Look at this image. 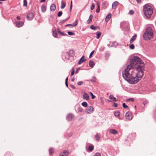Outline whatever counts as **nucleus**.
<instances>
[{"mask_svg": "<svg viewBox=\"0 0 156 156\" xmlns=\"http://www.w3.org/2000/svg\"><path fill=\"white\" fill-rule=\"evenodd\" d=\"M72 87H73V89H75V87H74V86L72 85Z\"/></svg>", "mask_w": 156, "mask_h": 156, "instance_id": "60", "label": "nucleus"}, {"mask_svg": "<svg viewBox=\"0 0 156 156\" xmlns=\"http://www.w3.org/2000/svg\"><path fill=\"white\" fill-rule=\"evenodd\" d=\"M109 132L113 134H115L118 133L117 131L114 129H112L109 130Z\"/></svg>", "mask_w": 156, "mask_h": 156, "instance_id": "16", "label": "nucleus"}, {"mask_svg": "<svg viewBox=\"0 0 156 156\" xmlns=\"http://www.w3.org/2000/svg\"><path fill=\"white\" fill-rule=\"evenodd\" d=\"M111 17V14L109 13L106 16L105 21L106 22H108L110 20Z\"/></svg>", "mask_w": 156, "mask_h": 156, "instance_id": "13", "label": "nucleus"}, {"mask_svg": "<svg viewBox=\"0 0 156 156\" xmlns=\"http://www.w3.org/2000/svg\"><path fill=\"white\" fill-rule=\"evenodd\" d=\"M72 26V24H67L66 25L65 27H67V26Z\"/></svg>", "mask_w": 156, "mask_h": 156, "instance_id": "53", "label": "nucleus"}, {"mask_svg": "<svg viewBox=\"0 0 156 156\" xmlns=\"http://www.w3.org/2000/svg\"><path fill=\"white\" fill-rule=\"evenodd\" d=\"M113 106L115 107H116L118 106V104L115 103H114L113 104Z\"/></svg>", "mask_w": 156, "mask_h": 156, "instance_id": "47", "label": "nucleus"}, {"mask_svg": "<svg viewBox=\"0 0 156 156\" xmlns=\"http://www.w3.org/2000/svg\"><path fill=\"white\" fill-rule=\"evenodd\" d=\"M27 2L26 0H23V6H24L27 7Z\"/></svg>", "mask_w": 156, "mask_h": 156, "instance_id": "31", "label": "nucleus"}, {"mask_svg": "<svg viewBox=\"0 0 156 156\" xmlns=\"http://www.w3.org/2000/svg\"><path fill=\"white\" fill-rule=\"evenodd\" d=\"M69 153L68 151L63 150L60 153L59 156H67L68 155Z\"/></svg>", "mask_w": 156, "mask_h": 156, "instance_id": "7", "label": "nucleus"}, {"mask_svg": "<svg viewBox=\"0 0 156 156\" xmlns=\"http://www.w3.org/2000/svg\"><path fill=\"white\" fill-rule=\"evenodd\" d=\"M93 18V16L91 15L90 16L88 20L87 21V24H90L92 22Z\"/></svg>", "mask_w": 156, "mask_h": 156, "instance_id": "15", "label": "nucleus"}, {"mask_svg": "<svg viewBox=\"0 0 156 156\" xmlns=\"http://www.w3.org/2000/svg\"><path fill=\"white\" fill-rule=\"evenodd\" d=\"M94 156H101V154L99 153H96Z\"/></svg>", "mask_w": 156, "mask_h": 156, "instance_id": "38", "label": "nucleus"}, {"mask_svg": "<svg viewBox=\"0 0 156 156\" xmlns=\"http://www.w3.org/2000/svg\"><path fill=\"white\" fill-rule=\"evenodd\" d=\"M83 84V82L82 81H79L77 83L78 85L80 86Z\"/></svg>", "mask_w": 156, "mask_h": 156, "instance_id": "39", "label": "nucleus"}, {"mask_svg": "<svg viewBox=\"0 0 156 156\" xmlns=\"http://www.w3.org/2000/svg\"><path fill=\"white\" fill-rule=\"evenodd\" d=\"M94 108L91 106L88 107L85 110L86 112L88 114H90L92 113L94 111Z\"/></svg>", "mask_w": 156, "mask_h": 156, "instance_id": "5", "label": "nucleus"}, {"mask_svg": "<svg viewBox=\"0 0 156 156\" xmlns=\"http://www.w3.org/2000/svg\"><path fill=\"white\" fill-rule=\"evenodd\" d=\"M83 98L87 100H88L89 99V97L88 94L86 93H84L83 95Z\"/></svg>", "mask_w": 156, "mask_h": 156, "instance_id": "10", "label": "nucleus"}, {"mask_svg": "<svg viewBox=\"0 0 156 156\" xmlns=\"http://www.w3.org/2000/svg\"><path fill=\"white\" fill-rule=\"evenodd\" d=\"M66 6V4L63 1H62L61 2V8L62 9H64Z\"/></svg>", "mask_w": 156, "mask_h": 156, "instance_id": "24", "label": "nucleus"}, {"mask_svg": "<svg viewBox=\"0 0 156 156\" xmlns=\"http://www.w3.org/2000/svg\"><path fill=\"white\" fill-rule=\"evenodd\" d=\"M119 2L117 1L115 2L112 4V8L113 9H115L116 6L118 4Z\"/></svg>", "mask_w": 156, "mask_h": 156, "instance_id": "19", "label": "nucleus"}, {"mask_svg": "<svg viewBox=\"0 0 156 156\" xmlns=\"http://www.w3.org/2000/svg\"><path fill=\"white\" fill-rule=\"evenodd\" d=\"M78 110L79 112H82L83 111V109L81 108H79L78 109Z\"/></svg>", "mask_w": 156, "mask_h": 156, "instance_id": "50", "label": "nucleus"}, {"mask_svg": "<svg viewBox=\"0 0 156 156\" xmlns=\"http://www.w3.org/2000/svg\"><path fill=\"white\" fill-rule=\"evenodd\" d=\"M16 25L17 27H22L24 24V23L22 21H18L16 22Z\"/></svg>", "mask_w": 156, "mask_h": 156, "instance_id": "9", "label": "nucleus"}, {"mask_svg": "<svg viewBox=\"0 0 156 156\" xmlns=\"http://www.w3.org/2000/svg\"><path fill=\"white\" fill-rule=\"evenodd\" d=\"M17 20H20L21 19V18L20 16H17Z\"/></svg>", "mask_w": 156, "mask_h": 156, "instance_id": "56", "label": "nucleus"}, {"mask_svg": "<svg viewBox=\"0 0 156 156\" xmlns=\"http://www.w3.org/2000/svg\"><path fill=\"white\" fill-rule=\"evenodd\" d=\"M90 95H91V96H92L91 98L92 99H94L95 98V96L93 95V94L92 93V92H90Z\"/></svg>", "mask_w": 156, "mask_h": 156, "instance_id": "32", "label": "nucleus"}, {"mask_svg": "<svg viewBox=\"0 0 156 156\" xmlns=\"http://www.w3.org/2000/svg\"><path fill=\"white\" fill-rule=\"evenodd\" d=\"M90 28L94 30H95L96 29V27L94 26L93 25H92L90 27Z\"/></svg>", "mask_w": 156, "mask_h": 156, "instance_id": "33", "label": "nucleus"}, {"mask_svg": "<svg viewBox=\"0 0 156 156\" xmlns=\"http://www.w3.org/2000/svg\"><path fill=\"white\" fill-rule=\"evenodd\" d=\"M75 80V78H72V79H71V81H72V82H73V81H74Z\"/></svg>", "mask_w": 156, "mask_h": 156, "instance_id": "57", "label": "nucleus"}, {"mask_svg": "<svg viewBox=\"0 0 156 156\" xmlns=\"http://www.w3.org/2000/svg\"><path fill=\"white\" fill-rule=\"evenodd\" d=\"M41 10L42 12H44L46 9V7L44 5H42L41 6Z\"/></svg>", "mask_w": 156, "mask_h": 156, "instance_id": "21", "label": "nucleus"}, {"mask_svg": "<svg viewBox=\"0 0 156 156\" xmlns=\"http://www.w3.org/2000/svg\"><path fill=\"white\" fill-rule=\"evenodd\" d=\"M153 32L152 28L150 27L147 28L145 33L143 34V37L145 40L150 39L153 37Z\"/></svg>", "mask_w": 156, "mask_h": 156, "instance_id": "3", "label": "nucleus"}, {"mask_svg": "<svg viewBox=\"0 0 156 156\" xmlns=\"http://www.w3.org/2000/svg\"><path fill=\"white\" fill-rule=\"evenodd\" d=\"M62 14V11H60L59 12L58 14V17L61 16Z\"/></svg>", "mask_w": 156, "mask_h": 156, "instance_id": "36", "label": "nucleus"}, {"mask_svg": "<svg viewBox=\"0 0 156 156\" xmlns=\"http://www.w3.org/2000/svg\"><path fill=\"white\" fill-rule=\"evenodd\" d=\"M100 11V7L99 5H98V8L96 10L97 12H99Z\"/></svg>", "mask_w": 156, "mask_h": 156, "instance_id": "40", "label": "nucleus"}, {"mask_svg": "<svg viewBox=\"0 0 156 156\" xmlns=\"http://www.w3.org/2000/svg\"><path fill=\"white\" fill-rule=\"evenodd\" d=\"M134 46L133 44H131L129 46L130 49H134Z\"/></svg>", "mask_w": 156, "mask_h": 156, "instance_id": "42", "label": "nucleus"}, {"mask_svg": "<svg viewBox=\"0 0 156 156\" xmlns=\"http://www.w3.org/2000/svg\"><path fill=\"white\" fill-rule=\"evenodd\" d=\"M6 0H0V1H6Z\"/></svg>", "mask_w": 156, "mask_h": 156, "instance_id": "61", "label": "nucleus"}, {"mask_svg": "<svg viewBox=\"0 0 156 156\" xmlns=\"http://www.w3.org/2000/svg\"><path fill=\"white\" fill-rule=\"evenodd\" d=\"M129 65L122 71V76L129 83H136L144 75V64L139 57L134 56L129 59Z\"/></svg>", "mask_w": 156, "mask_h": 156, "instance_id": "1", "label": "nucleus"}, {"mask_svg": "<svg viewBox=\"0 0 156 156\" xmlns=\"http://www.w3.org/2000/svg\"><path fill=\"white\" fill-rule=\"evenodd\" d=\"M74 73H75V70H74V69H73L72 72H71V76H73L74 74Z\"/></svg>", "mask_w": 156, "mask_h": 156, "instance_id": "46", "label": "nucleus"}, {"mask_svg": "<svg viewBox=\"0 0 156 156\" xmlns=\"http://www.w3.org/2000/svg\"><path fill=\"white\" fill-rule=\"evenodd\" d=\"M94 148V147L93 145H91L89 146L88 148V150L89 151H91L93 150Z\"/></svg>", "mask_w": 156, "mask_h": 156, "instance_id": "22", "label": "nucleus"}, {"mask_svg": "<svg viewBox=\"0 0 156 156\" xmlns=\"http://www.w3.org/2000/svg\"><path fill=\"white\" fill-rule=\"evenodd\" d=\"M49 154L50 155H51L54 152V150L53 148H50L49 149Z\"/></svg>", "mask_w": 156, "mask_h": 156, "instance_id": "27", "label": "nucleus"}, {"mask_svg": "<svg viewBox=\"0 0 156 156\" xmlns=\"http://www.w3.org/2000/svg\"><path fill=\"white\" fill-rule=\"evenodd\" d=\"M129 13L131 15H133L134 13V11L133 10H130L129 11Z\"/></svg>", "mask_w": 156, "mask_h": 156, "instance_id": "44", "label": "nucleus"}, {"mask_svg": "<svg viewBox=\"0 0 156 156\" xmlns=\"http://www.w3.org/2000/svg\"><path fill=\"white\" fill-rule=\"evenodd\" d=\"M56 8V6L54 4H52L51 5V7H50V10L51 11L53 12L54 11Z\"/></svg>", "mask_w": 156, "mask_h": 156, "instance_id": "14", "label": "nucleus"}, {"mask_svg": "<svg viewBox=\"0 0 156 156\" xmlns=\"http://www.w3.org/2000/svg\"><path fill=\"white\" fill-rule=\"evenodd\" d=\"M78 20H76L72 24V27L73 26H76L78 24Z\"/></svg>", "mask_w": 156, "mask_h": 156, "instance_id": "26", "label": "nucleus"}, {"mask_svg": "<svg viewBox=\"0 0 156 156\" xmlns=\"http://www.w3.org/2000/svg\"><path fill=\"white\" fill-rule=\"evenodd\" d=\"M113 98H114V97H113V96L110 95L109 97V98L110 99H113Z\"/></svg>", "mask_w": 156, "mask_h": 156, "instance_id": "51", "label": "nucleus"}, {"mask_svg": "<svg viewBox=\"0 0 156 156\" xmlns=\"http://www.w3.org/2000/svg\"><path fill=\"white\" fill-rule=\"evenodd\" d=\"M136 34H135L131 38L130 40V42L131 43L133 42L135 39L136 38Z\"/></svg>", "mask_w": 156, "mask_h": 156, "instance_id": "20", "label": "nucleus"}, {"mask_svg": "<svg viewBox=\"0 0 156 156\" xmlns=\"http://www.w3.org/2000/svg\"><path fill=\"white\" fill-rule=\"evenodd\" d=\"M2 3V2H0V4Z\"/></svg>", "mask_w": 156, "mask_h": 156, "instance_id": "63", "label": "nucleus"}, {"mask_svg": "<svg viewBox=\"0 0 156 156\" xmlns=\"http://www.w3.org/2000/svg\"><path fill=\"white\" fill-rule=\"evenodd\" d=\"M94 51H92L91 52V53H90V55H89V58H91L92 57V55L94 54Z\"/></svg>", "mask_w": 156, "mask_h": 156, "instance_id": "43", "label": "nucleus"}, {"mask_svg": "<svg viewBox=\"0 0 156 156\" xmlns=\"http://www.w3.org/2000/svg\"><path fill=\"white\" fill-rule=\"evenodd\" d=\"M45 0H41L40 1L41 2H45Z\"/></svg>", "mask_w": 156, "mask_h": 156, "instance_id": "58", "label": "nucleus"}, {"mask_svg": "<svg viewBox=\"0 0 156 156\" xmlns=\"http://www.w3.org/2000/svg\"><path fill=\"white\" fill-rule=\"evenodd\" d=\"M78 70H76V73H77V72Z\"/></svg>", "mask_w": 156, "mask_h": 156, "instance_id": "62", "label": "nucleus"}, {"mask_svg": "<svg viewBox=\"0 0 156 156\" xmlns=\"http://www.w3.org/2000/svg\"><path fill=\"white\" fill-rule=\"evenodd\" d=\"M143 11L144 16L147 18H150L153 13L152 7L148 4L144 6Z\"/></svg>", "mask_w": 156, "mask_h": 156, "instance_id": "2", "label": "nucleus"}, {"mask_svg": "<svg viewBox=\"0 0 156 156\" xmlns=\"http://www.w3.org/2000/svg\"><path fill=\"white\" fill-rule=\"evenodd\" d=\"M125 117L126 120H131L132 118V115L131 113L130 112H126L125 114Z\"/></svg>", "mask_w": 156, "mask_h": 156, "instance_id": "4", "label": "nucleus"}, {"mask_svg": "<svg viewBox=\"0 0 156 156\" xmlns=\"http://www.w3.org/2000/svg\"><path fill=\"white\" fill-rule=\"evenodd\" d=\"M146 103H147V102H144L143 103V104L144 105H145V104H146Z\"/></svg>", "mask_w": 156, "mask_h": 156, "instance_id": "59", "label": "nucleus"}, {"mask_svg": "<svg viewBox=\"0 0 156 156\" xmlns=\"http://www.w3.org/2000/svg\"><path fill=\"white\" fill-rule=\"evenodd\" d=\"M101 35V33L99 32H97V38L98 39Z\"/></svg>", "mask_w": 156, "mask_h": 156, "instance_id": "30", "label": "nucleus"}, {"mask_svg": "<svg viewBox=\"0 0 156 156\" xmlns=\"http://www.w3.org/2000/svg\"><path fill=\"white\" fill-rule=\"evenodd\" d=\"M114 115L115 116L120 118V112L119 111H117L115 112L114 113Z\"/></svg>", "mask_w": 156, "mask_h": 156, "instance_id": "18", "label": "nucleus"}, {"mask_svg": "<svg viewBox=\"0 0 156 156\" xmlns=\"http://www.w3.org/2000/svg\"><path fill=\"white\" fill-rule=\"evenodd\" d=\"M81 104L83 106L85 107H87L88 105L87 103L86 102H83Z\"/></svg>", "mask_w": 156, "mask_h": 156, "instance_id": "28", "label": "nucleus"}, {"mask_svg": "<svg viewBox=\"0 0 156 156\" xmlns=\"http://www.w3.org/2000/svg\"><path fill=\"white\" fill-rule=\"evenodd\" d=\"M94 4H92L91 7H90V9L91 10H93L94 8Z\"/></svg>", "mask_w": 156, "mask_h": 156, "instance_id": "45", "label": "nucleus"}, {"mask_svg": "<svg viewBox=\"0 0 156 156\" xmlns=\"http://www.w3.org/2000/svg\"><path fill=\"white\" fill-rule=\"evenodd\" d=\"M129 100L131 101L132 102H133L134 101V99L133 98H130L127 99V101H128Z\"/></svg>", "mask_w": 156, "mask_h": 156, "instance_id": "41", "label": "nucleus"}, {"mask_svg": "<svg viewBox=\"0 0 156 156\" xmlns=\"http://www.w3.org/2000/svg\"><path fill=\"white\" fill-rule=\"evenodd\" d=\"M67 33L69 35H74V34L73 32L70 31H68Z\"/></svg>", "mask_w": 156, "mask_h": 156, "instance_id": "37", "label": "nucleus"}, {"mask_svg": "<svg viewBox=\"0 0 156 156\" xmlns=\"http://www.w3.org/2000/svg\"><path fill=\"white\" fill-rule=\"evenodd\" d=\"M73 115L72 114H69L67 116L66 119L69 121H71L73 119Z\"/></svg>", "mask_w": 156, "mask_h": 156, "instance_id": "8", "label": "nucleus"}, {"mask_svg": "<svg viewBox=\"0 0 156 156\" xmlns=\"http://www.w3.org/2000/svg\"><path fill=\"white\" fill-rule=\"evenodd\" d=\"M122 106L124 108H128V106L126 105L125 103L122 104Z\"/></svg>", "mask_w": 156, "mask_h": 156, "instance_id": "35", "label": "nucleus"}, {"mask_svg": "<svg viewBox=\"0 0 156 156\" xmlns=\"http://www.w3.org/2000/svg\"><path fill=\"white\" fill-rule=\"evenodd\" d=\"M74 51L72 50H71L69 51V52L68 53L69 56H72L74 55Z\"/></svg>", "mask_w": 156, "mask_h": 156, "instance_id": "23", "label": "nucleus"}, {"mask_svg": "<svg viewBox=\"0 0 156 156\" xmlns=\"http://www.w3.org/2000/svg\"><path fill=\"white\" fill-rule=\"evenodd\" d=\"M69 17L68 18H67V19H66V20H63L62 21V23H64V22H66V21H67L69 19Z\"/></svg>", "mask_w": 156, "mask_h": 156, "instance_id": "49", "label": "nucleus"}, {"mask_svg": "<svg viewBox=\"0 0 156 156\" xmlns=\"http://www.w3.org/2000/svg\"><path fill=\"white\" fill-rule=\"evenodd\" d=\"M113 101H117V100L116 99V98L115 97H114L113 98Z\"/></svg>", "mask_w": 156, "mask_h": 156, "instance_id": "55", "label": "nucleus"}, {"mask_svg": "<svg viewBox=\"0 0 156 156\" xmlns=\"http://www.w3.org/2000/svg\"><path fill=\"white\" fill-rule=\"evenodd\" d=\"M57 31H58V33L60 35H66V34H64L62 32H61V30H60L59 29V28H58V29H57Z\"/></svg>", "mask_w": 156, "mask_h": 156, "instance_id": "25", "label": "nucleus"}, {"mask_svg": "<svg viewBox=\"0 0 156 156\" xmlns=\"http://www.w3.org/2000/svg\"><path fill=\"white\" fill-rule=\"evenodd\" d=\"M117 44L116 42H115L113 43V44L112 45L113 46H115Z\"/></svg>", "mask_w": 156, "mask_h": 156, "instance_id": "52", "label": "nucleus"}, {"mask_svg": "<svg viewBox=\"0 0 156 156\" xmlns=\"http://www.w3.org/2000/svg\"><path fill=\"white\" fill-rule=\"evenodd\" d=\"M136 1L138 3H140L141 2V0H136Z\"/></svg>", "mask_w": 156, "mask_h": 156, "instance_id": "54", "label": "nucleus"}, {"mask_svg": "<svg viewBox=\"0 0 156 156\" xmlns=\"http://www.w3.org/2000/svg\"><path fill=\"white\" fill-rule=\"evenodd\" d=\"M52 35L55 37H57V33L55 28H53L52 29Z\"/></svg>", "mask_w": 156, "mask_h": 156, "instance_id": "12", "label": "nucleus"}, {"mask_svg": "<svg viewBox=\"0 0 156 156\" xmlns=\"http://www.w3.org/2000/svg\"><path fill=\"white\" fill-rule=\"evenodd\" d=\"M95 65V63L92 60H90L89 62V65L90 67L93 68Z\"/></svg>", "mask_w": 156, "mask_h": 156, "instance_id": "17", "label": "nucleus"}, {"mask_svg": "<svg viewBox=\"0 0 156 156\" xmlns=\"http://www.w3.org/2000/svg\"><path fill=\"white\" fill-rule=\"evenodd\" d=\"M68 77H67L66 78V81H65V84H66V86L67 87H68Z\"/></svg>", "mask_w": 156, "mask_h": 156, "instance_id": "34", "label": "nucleus"}, {"mask_svg": "<svg viewBox=\"0 0 156 156\" xmlns=\"http://www.w3.org/2000/svg\"><path fill=\"white\" fill-rule=\"evenodd\" d=\"M86 59L84 58V56H83L78 62V64L79 65L81 63L86 61Z\"/></svg>", "mask_w": 156, "mask_h": 156, "instance_id": "11", "label": "nucleus"}, {"mask_svg": "<svg viewBox=\"0 0 156 156\" xmlns=\"http://www.w3.org/2000/svg\"><path fill=\"white\" fill-rule=\"evenodd\" d=\"M95 137L96 140L97 141H99L100 140V136H99L98 134H97L95 135Z\"/></svg>", "mask_w": 156, "mask_h": 156, "instance_id": "29", "label": "nucleus"}, {"mask_svg": "<svg viewBox=\"0 0 156 156\" xmlns=\"http://www.w3.org/2000/svg\"><path fill=\"white\" fill-rule=\"evenodd\" d=\"M72 1L71 2V5H70V11H71V10H72Z\"/></svg>", "mask_w": 156, "mask_h": 156, "instance_id": "48", "label": "nucleus"}, {"mask_svg": "<svg viewBox=\"0 0 156 156\" xmlns=\"http://www.w3.org/2000/svg\"><path fill=\"white\" fill-rule=\"evenodd\" d=\"M34 17V14L33 12L29 13L27 16V17L28 20H31L33 19Z\"/></svg>", "mask_w": 156, "mask_h": 156, "instance_id": "6", "label": "nucleus"}]
</instances>
